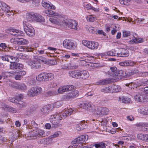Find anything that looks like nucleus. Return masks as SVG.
Here are the masks:
<instances>
[{
	"instance_id": "nucleus-1",
	"label": "nucleus",
	"mask_w": 148,
	"mask_h": 148,
	"mask_svg": "<svg viewBox=\"0 0 148 148\" xmlns=\"http://www.w3.org/2000/svg\"><path fill=\"white\" fill-rule=\"evenodd\" d=\"M73 111L71 109H66L58 114L57 113L51 115L50 119V122L55 127H56L59 126L60 121L62 119H64L68 116L70 115L72 113Z\"/></svg>"
},
{
	"instance_id": "nucleus-2",
	"label": "nucleus",
	"mask_w": 148,
	"mask_h": 148,
	"mask_svg": "<svg viewBox=\"0 0 148 148\" xmlns=\"http://www.w3.org/2000/svg\"><path fill=\"white\" fill-rule=\"evenodd\" d=\"M86 135H82L73 140L68 148H79L82 146L84 142L88 139Z\"/></svg>"
},
{
	"instance_id": "nucleus-3",
	"label": "nucleus",
	"mask_w": 148,
	"mask_h": 148,
	"mask_svg": "<svg viewBox=\"0 0 148 148\" xmlns=\"http://www.w3.org/2000/svg\"><path fill=\"white\" fill-rule=\"evenodd\" d=\"M63 24L68 26L69 28L78 30L79 28L77 27V23L75 20L72 19L67 20L64 19L62 21Z\"/></svg>"
},
{
	"instance_id": "nucleus-4",
	"label": "nucleus",
	"mask_w": 148,
	"mask_h": 148,
	"mask_svg": "<svg viewBox=\"0 0 148 148\" xmlns=\"http://www.w3.org/2000/svg\"><path fill=\"white\" fill-rule=\"evenodd\" d=\"M24 29L26 34L29 36H32L34 35L35 31L31 25L29 24L25 21H23Z\"/></svg>"
},
{
	"instance_id": "nucleus-5",
	"label": "nucleus",
	"mask_w": 148,
	"mask_h": 148,
	"mask_svg": "<svg viewBox=\"0 0 148 148\" xmlns=\"http://www.w3.org/2000/svg\"><path fill=\"white\" fill-rule=\"evenodd\" d=\"M79 106L80 108L84 109L90 113H92L95 109V106L90 102L83 103Z\"/></svg>"
},
{
	"instance_id": "nucleus-6",
	"label": "nucleus",
	"mask_w": 148,
	"mask_h": 148,
	"mask_svg": "<svg viewBox=\"0 0 148 148\" xmlns=\"http://www.w3.org/2000/svg\"><path fill=\"white\" fill-rule=\"evenodd\" d=\"M82 43L84 46L92 50L97 49L99 46L98 42L93 41H88L84 40L82 41Z\"/></svg>"
},
{
	"instance_id": "nucleus-7",
	"label": "nucleus",
	"mask_w": 148,
	"mask_h": 148,
	"mask_svg": "<svg viewBox=\"0 0 148 148\" xmlns=\"http://www.w3.org/2000/svg\"><path fill=\"white\" fill-rule=\"evenodd\" d=\"M63 45L64 47L67 49L72 50L75 49L76 47V44L69 40L66 39L63 42Z\"/></svg>"
},
{
	"instance_id": "nucleus-8",
	"label": "nucleus",
	"mask_w": 148,
	"mask_h": 148,
	"mask_svg": "<svg viewBox=\"0 0 148 148\" xmlns=\"http://www.w3.org/2000/svg\"><path fill=\"white\" fill-rule=\"evenodd\" d=\"M0 7L7 16H10L12 14L10 11L9 6L3 2L0 1Z\"/></svg>"
},
{
	"instance_id": "nucleus-9",
	"label": "nucleus",
	"mask_w": 148,
	"mask_h": 148,
	"mask_svg": "<svg viewBox=\"0 0 148 148\" xmlns=\"http://www.w3.org/2000/svg\"><path fill=\"white\" fill-rule=\"evenodd\" d=\"M74 88L73 85H67L63 86H60L58 89L57 91L58 94H62L65 92L72 90Z\"/></svg>"
},
{
	"instance_id": "nucleus-10",
	"label": "nucleus",
	"mask_w": 148,
	"mask_h": 148,
	"mask_svg": "<svg viewBox=\"0 0 148 148\" xmlns=\"http://www.w3.org/2000/svg\"><path fill=\"white\" fill-rule=\"evenodd\" d=\"M37 61L36 57H35L33 60H29L27 61V62L29 65L31 66L32 68L33 69H39L40 67V64Z\"/></svg>"
},
{
	"instance_id": "nucleus-11",
	"label": "nucleus",
	"mask_w": 148,
	"mask_h": 148,
	"mask_svg": "<svg viewBox=\"0 0 148 148\" xmlns=\"http://www.w3.org/2000/svg\"><path fill=\"white\" fill-rule=\"evenodd\" d=\"M117 51L118 56L125 57H128L129 55L128 50L124 48L118 49Z\"/></svg>"
},
{
	"instance_id": "nucleus-12",
	"label": "nucleus",
	"mask_w": 148,
	"mask_h": 148,
	"mask_svg": "<svg viewBox=\"0 0 148 148\" xmlns=\"http://www.w3.org/2000/svg\"><path fill=\"white\" fill-rule=\"evenodd\" d=\"M11 42L15 44L17 43L18 45H26L29 43L28 41L26 39L23 38H16L15 39H12Z\"/></svg>"
},
{
	"instance_id": "nucleus-13",
	"label": "nucleus",
	"mask_w": 148,
	"mask_h": 148,
	"mask_svg": "<svg viewBox=\"0 0 148 148\" xmlns=\"http://www.w3.org/2000/svg\"><path fill=\"white\" fill-rule=\"evenodd\" d=\"M53 110V106L50 104L46 105L41 109V113L44 115L48 114L49 112Z\"/></svg>"
},
{
	"instance_id": "nucleus-14",
	"label": "nucleus",
	"mask_w": 148,
	"mask_h": 148,
	"mask_svg": "<svg viewBox=\"0 0 148 148\" xmlns=\"http://www.w3.org/2000/svg\"><path fill=\"white\" fill-rule=\"evenodd\" d=\"M78 95V91L77 90L72 91L64 95V98L65 99L74 98L77 97Z\"/></svg>"
},
{
	"instance_id": "nucleus-15",
	"label": "nucleus",
	"mask_w": 148,
	"mask_h": 148,
	"mask_svg": "<svg viewBox=\"0 0 148 148\" xmlns=\"http://www.w3.org/2000/svg\"><path fill=\"white\" fill-rule=\"evenodd\" d=\"M42 5L43 7L47 9L54 10L56 8L55 6L53 5L49 1L46 0H43L42 1Z\"/></svg>"
},
{
	"instance_id": "nucleus-16",
	"label": "nucleus",
	"mask_w": 148,
	"mask_h": 148,
	"mask_svg": "<svg viewBox=\"0 0 148 148\" xmlns=\"http://www.w3.org/2000/svg\"><path fill=\"white\" fill-rule=\"evenodd\" d=\"M10 62L11 64L10 65V68L11 70H21L23 67V65L19 63L12 62V61H10Z\"/></svg>"
},
{
	"instance_id": "nucleus-17",
	"label": "nucleus",
	"mask_w": 148,
	"mask_h": 148,
	"mask_svg": "<svg viewBox=\"0 0 148 148\" xmlns=\"http://www.w3.org/2000/svg\"><path fill=\"white\" fill-rule=\"evenodd\" d=\"M36 13L33 12L28 13L26 14L25 21L31 22L35 21Z\"/></svg>"
},
{
	"instance_id": "nucleus-18",
	"label": "nucleus",
	"mask_w": 148,
	"mask_h": 148,
	"mask_svg": "<svg viewBox=\"0 0 148 148\" xmlns=\"http://www.w3.org/2000/svg\"><path fill=\"white\" fill-rule=\"evenodd\" d=\"M12 87L14 88L22 90H27V86L23 83L18 84L17 83H14L12 84Z\"/></svg>"
},
{
	"instance_id": "nucleus-19",
	"label": "nucleus",
	"mask_w": 148,
	"mask_h": 148,
	"mask_svg": "<svg viewBox=\"0 0 148 148\" xmlns=\"http://www.w3.org/2000/svg\"><path fill=\"white\" fill-rule=\"evenodd\" d=\"M10 34L16 36H23V32L17 29H12L10 30Z\"/></svg>"
},
{
	"instance_id": "nucleus-20",
	"label": "nucleus",
	"mask_w": 148,
	"mask_h": 148,
	"mask_svg": "<svg viewBox=\"0 0 148 148\" xmlns=\"http://www.w3.org/2000/svg\"><path fill=\"white\" fill-rule=\"evenodd\" d=\"M36 90L35 87H33L30 88L27 92V95L30 97H33L37 95Z\"/></svg>"
},
{
	"instance_id": "nucleus-21",
	"label": "nucleus",
	"mask_w": 148,
	"mask_h": 148,
	"mask_svg": "<svg viewBox=\"0 0 148 148\" xmlns=\"http://www.w3.org/2000/svg\"><path fill=\"white\" fill-rule=\"evenodd\" d=\"M111 82L109 79H103L99 80L97 82L98 85H103L110 84Z\"/></svg>"
},
{
	"instance_id": "nucleus-22",
	"label": "nucleus",
	"mask_w": 148,
	"mask_h": 148,
	"mask_svg": "<svg viewBox=\"0 0 148 148\" xmlns=\"http://www.w3.org/2000/svg\"><path fill=\"white\" fill-rule=\"evenodd\" d=\"M135 100L138 102H142L143 101H145L146 100H144L143 98V96L142 94H140L139 93H137L134 96ZM148 101V99L147 100Z\"/></svg>"
},
{
	"instance_id": "nucleus-23",
	"label": "nucleus",
	"mask_w": 148,
	"mask_h": 148,
	"mask_svg": "<svg viewBox=\"0 0 148 148\" xmlns=\"http://www.w3.org/2000/svg\"><path fill=\"white\" fill-rule=\"evenodd\" d=\"M86 30L89 31V32L92 34H97V29L95 27H93L90 25H87L86 27Z\"/></svg>"
},
{
	"instance_id": "nucleus-24",
	"label": "nucleus",
	"mask_w": 148,
	"mask_h": 148,
	"mask_svg": "<svg viewBox=\"0 0 148 148\" xmlns=\"http://www.w3.org/2000/svg\"><path fill=\"white\" fill-rule=\"evenodd\" d=\"M102 108L99 107L97 109L95 108L92 114L95 115H97L99 117L102 116Z\"/></svg>"
},
{
	"instance_id": "nucleus-25",
	"label": "nucleus",
	"mask_w": 148,
	"mask_h": 148,
	"mask_svg": "<svg viewBox=\"0 0 148 148\" xmlns=\"http://www.w3.org/2000/svg\"><path fill=\"white\" fill-rule=\"evenodd\" d=\"M26 73V72L24 71H22L19 72L17 74L15 75V78L16 80H20L23 77Z\"/></svg>"
},
{
	"instance_id": "nucleus-26",
	"label": "nucleus",
	"mask_w": 148,
	"mask_h": 148,
	"mask_svg": "<svg viewBox=\"0 0 148 148\" xmlns=\"http://www.w3.org/2000/svg\"><path fill=\"white\" fill-rule=\"evenodd\" d=\"M111 87V93L117 92L121 90V88L120 86L118 85H113Z\"/></svg>"
},
{
	"instance_id": "nucleus-27",
	"label": "nucleus",
	"mask_w": 148,
	"mask_h": 148,
	"mask_svg": "<svg viewBox=\"0 0 148 148\" xmlns=\"http://www.w3.org/2000/svg\"><path fill=\"white\" fill-rule=\"evenodd\" d=\"M36 79L39 81H43L46 80L45 73H40L36 77Z\"/></svg>"
},
{
	"instance_id": "nucleus-28",
	"label": "nucleus",
	"mask_w": 148,
	"mask_h": 148,
	"mask_svg": "<svg viewBox=\"0 0 148 148\" xmlns=\"http://www.w3.org/2000/svg\"><path fill=\"white\" fill-rule=\"evenodd\" d=\"M16 105H17L18 109L20 110L22 108L25 107L27 105V104L25 102L23 101H18L16 104Z\"/></svg>"
},
{
	"instance_id": "nucleus-29",
	"label": "nucleus",
	"mask_w": 148,
	"mask_h": 148,
	"mask_svg": "<svg viewBox=\"0 0 148 148\" xmlns=\"http://www.w3.org/2000/svg\"><path fill=\"white\" fill-rule=\"evenodd\" d=\"M120 65L122 66H131L134 65V63L131 61H123L119 63Z\"/></svg>"
},
{
	"instance_id": "nucleus-30",
	"label": "nucleus",
	"mask_w": 148,
	"mask_h": 148,
	"mask_svg": "<svg viewBox=\"0 0 148 148\" xmlns=\"http://www.w3.org/2000/svg\"><path fill=\"white\" fill-rule=\"evenodd\" d=\"M89 76L88 73L86 71L84 70L81 71L80 79H85L88 78Z\"/></svg>"
},
{
	"instance_id": "nucleus-31",
	"label": "nucleus",
	"mask_w": 148,
	"mask_h": 148,
	"mask_svg": "<svg viewBox=\"0 0 148 148\" xmlns=\"http://www.w3.org/2000/svg\"><path fill=\"white\" fill-rule=\"evenodd\" d=\"M20 1L22 2V3H26L29 2L30 1H32V3L34 6H36L38 5L39 3V0H19Z\"/></svg>"
},
{
	"instance_id": "nucleus-32",
	"label": "nucleus",
	"mask_w": 148,
	"mask_h": 148,
	"mask_svg": "<svg viewBox=\"0 0 148 148\" xmlns=\"http://www.w3.org/2000/svg\"><path fill=\"white\" fill-rule=\"evenodd\" d=\"M58 18H56L52 17L50 18L49 19V20L53 23L57 24L58 25H61V23H59L60 20L58 19Z\"/></svg>"
},
{
	"instance_id": "nucleus-33",
	"label": "nucleus",
	"mask_w": 148,
	"mask_h": 148,
	"mask_svg": "<svg viewBox=\"0 0 148 148\" xmlns=\"http://www.w3.org/2000/svg\"><path fill=\"white\" fill-rule=\"evenodd\" d=\"M125 76H127L126 73H124L122 70H120L116 72H115L113 77L116 76L124 77Z\"/></svg>"
},
{
	"instance_id": "nucleus-34",
	"label": "nucleus",
	"mask_w": 148,
	"mask_h": 148,
	"mask_svg": "<svg viewBox=\"0 0 148 148\" xmlns=\"http://www.w3.org/2000/svg\"><path fill=\"white\" fill-rule=\"evenodd\" d=\"M36 134L37 135V137H39L40 136L43 137L44 136L45 132L43 130L39 129L38 128H36Z\"/></svg>"
},
{
	"instance_id": "nucleus-35",
	"label": "nucleus",
	"mask_w": 148,
	"mask_h": 148,
	"mask_svg": "<svg viewBox=\"0 0 148 148\" xmlns=\"http://www.w3.org/2000/svg\"><path fill=\"white\" fill-rule=\"evenodd\" d=\"M62 132L60 131H56L52 135L50 136L49 138L51 139L59 137L62 136Z\"/></svg>"
},
{
	"instance_id": "nucleus-36",
	"label": "nucleus",
	"mask_w": 148,
	"mask_h": 148,
	"mask_svg": "<svg viewBox=\"0 0 148 148\" xmlns=\"http://www.w3.org/2000/svg\"><path fill=\"white\" fill-rule=\"evenodd\" d=\"M95 146V148H105V144L102 142L95 144L92 147Z\"/></svg>"
},
{
	"instance_id": "nucleus-37",
	"label": "nucleus",
	"mask_w": 148,
	"mask_h": 148,
	"mask_svg": "<svg viewBox=\"0 0 148 148\" xmlns=\"http://www.w3.org/2000/svg\"><path fill=\"white\" fill-rule=\"evenodd\" d=\"M57 95H58V93L56 90L48 91L45 93V95L46 97H49Z\"/></svg>"
},
{
	"instance_id": "nucleus-38",
	"label": "nucleus",
	"mask_w": 148,
	"mask_h": 148,
	"mask_svg": "<svg viewBox=\"0 0 148 148\" xmlns=\"http://www.w3.org/2000/svg\"><path fill=\"white\" fill-rule=\"evenodd\" d=\"M36 59L37 61H39L38 62H42L44 64L47 63L48 61L46 58L41 56L36 57Z\"/></svg>"
},
{
	"instance_id": "nucleus-39",
	"label": "nucleus",
	"mask_w": 148,
	"mask_h": 148,
	"mask_svg": "<svg viewBox=\"0 0 148 148\" xmlns=\"http://www.w3.org/2000/svg\"><path fill=\"white\" fill-rule=\"evenodd\" d=\"M53 106V110L54 108H58L61 106L62 104V101H58L53 104H50Z\"/></svg>"
},
{
	"instance_id": "nucleus-40",
	"label": "nucleus",
	"mask_w": 148,
	"mask_h": 148,
	"mask_svg": "<svg viewBox=\"0 0 148 148\" xmlns=\"http://www.w3.org/2000/svg\"><path fill=\"white\" fill-rule=\"evenodd\" d=\"M45 13L48 16H51V15H53L54 16H59V14L56 12H53L52 10H46L45 12Z\"/></svg>"
},
{
	"instance_id": "nucleus-41",
	"label": "nucleus",
	"mask_w": 148,
	"mask_h": 148,
	"mask_svg": "<svg viewBox=\"0 0 148 148\" xmlns=\"http://www.w3.org/2000/svg\"><path fill=\"white\" fill-rule=\"evenodd\" d=\"M36 16L35 21L39 22H44L45 21L44 18L41 16L36 13Z\"/></svg>"
},
{
	"instance_id": "nucleus-42",
	"label": "nucleus",
	"mask_w": 148,
	"mask_h": 148,
	"mask_svg": "<svg viewBox=\"0 0 148 148\" xmlns=\"http://www.w3.org/2000/svg\"><path fill=\"white\" fill-rule=\"evenodd\" d=\"M46 81L51 80L54 77V75L52 73H45Z\"/></svg>"
},
{
	"instance_id": "nucleus-43",
	"label": "nucleus",
	"mask_w": 148,
	"mask_h": 148,
	"mask_svg": "<svg viewBox=\"0 0 148 148\" xmlns=\"http://www.w3.org/2000/svg\"><path fill=\"white\" fill-rule=\"evenodd\" d=\"M101 91L104 93H111V87L109 86L104 88L101 89Z\"/></svg>"
},
{
	"instance_id": "nucleus-44",
	"label": "nucleus",
	"mask_w": 148,
	"mask_h": 148,
	"mask_svg": "<svg viewBox=\"0 0 148 148\" xmlns=\"http://www.w3.org/2000/svg\"><path fill=\"white\" fill-rule=\"evenodd\" d=\"M117 50H112L107 52V55L111 56H117Z\"/></svg>"
},
{
	"instance_id": "nucleus-45",
	"label": "nucleus",
	"mask_w": 148,
	"mask_h": 148,
	"mask_svg": "<svg viewBox=\"0 0 148 148\" xmlns=\"http://www.w3.org/2000/svg\"><path fill=\"white\" fill-rule=\"evenodd\" d=\"M71 65V64H64L62 65V69L63 70H69L73 69V67Z\"/></svg>"
},
{
	"instance_id": "nucleus-46",
	"label": "nucleus",
	"mask_w": 148,
	"mask_h": 148,
	"mask_svg": "<svg viewBox=\"0 0 148 148\" xmlns=\"http://www.w3.org/2000/svg\"><path fill=\"white\" fill-rule=\"evenodd\" d=\"M36 134V128H35V129L33 131H31L29 132L28 135L30 136V137L33 138L37 137Z\"/></svg>"
},
{
	"instance_id": "nucleus-47",
	"label": "nucleus",
	"mask_w": 148,
	"mask_h": 148,
	"mask_svg": "<svg viewBox=\"0 0 148 148\" xmlns=\"http://www.w3.org/2000/svg\"><path fill=\"white\" fill-rule=\"evenodd\" d=\"M145 123L144 122L138 123L135 124V126L136 127H140V129L142 131H143Z\"/></svg>"
},
{
	"instance_id": "nucleus-48",
	"label": "nucleus",
	"mask_w": 148,
	"mask_h": 148,
	"mask_svg": "<svg viewBox=\"0 0 148 148\" xmlns=\"http://www.w3.org/2000/svg\"><path fill=\"white\" fill-rule=\"evenodd\" d=\"M86 18L88 21L93 22L95 20L96 17L92 15H89L87 16Z\"/></svg>"
},
{
	"instance_id": "nucleus-49",
	"label": "nucleus",
	"mask_w": 148,
	"mask_h": 148,
	"mask_svg": "<svg viewBox=\"0 0 148 148\" xmlns=\"http://www.w3.org/2000/svg\"><path fill=\"white\" fill-rule=\"evenodd\" d=\"M138 111L139 113L141 114L146 115L145 107L140 108L138 109Z\"/></svg>"
},
{
	"instance_id": "nucleus-50",
	"label": "nucleus",
	"mask_w": 148,
	"mask_h": 148,
	"mask_svg": "<svg viewBox=\"0 0 148 148\" xmlns=\"http://www.w3.org/2000/svg\"><path fill=\"white\" fill-rule=\"evenodd\" d=\"M126 86H128L131 90L132 89H135L137 88V87L135 86V84L133 83H130L129 84H125Z\"/></svg>"
},
{
	"instance_id": "nucleus-51",
	"label": "nucleus",
	"mask_w": 148,
	"mask_h": 148,
	"mask_svg": "<svg viewBox=\"0 0 148 148\" xmlns=\"http://www.w3.org/2000/svg\"><path fill=\"white\" fill-rule=\"evenodd\" d=\"M146 134L144 135L143 134H140L137 135L138 138L140 140H144L145 141L146 137Z\"/></svg>"
},
{
	"instance_id": "nucleus-52",
	"label": "nucleus",
	"mask_w": 148,
	"mask_h": 148,
	"mask_svg": "<svg viewBox=\"0 0 148 148\" xmlns=\"http://www.w3.org/2000/svg\"><path fill=\"white\" fill-rule=\"evenodd\" d=\"M102 115L107 114L109 113V110L106 108H102Z\"/></svg>"
},
{
	"instance_id": "nucleus-53",
	"label": "nucleus",
	"mask_w": 148,
	"mask_h": 148,
	"mask_svg": "<svg viewBox=\"0 0 148 148\" xmlns=\"http://www.w3.org/2000/svg\"><path fill=\"white\" fill-rule=\"evenodd\" d=\"M2 59L4 61L10 62V60L9 59V56L8 55L3 56L1 57Z\"/></svg>"
},
{
	"instance_id": "nucleus-54",
	"label": "nucleus",
	"mask_w": 148,
	"mask_h": 148,
	"mask_svg": "<svg viewBox=\"0 0 148 148\" xmlns=\"http://www.w3.org/2000/svg\"><path fill=\"white\" fill-rule=\"evenodd\" d=\"M35 89L36 90V92L37 95L39 94L42 92V88L40 87L37 86L35 87Z\"/></svg>"
},
{
	"instance_id": "nucleus-55",
	"label": "nucleus",
	"mask_w": 148,
	"mask_h": 148,
	"mask_svg": "<svg viewBox=\"0 0 148 148\" xmlns=\"http://www.w3.org/2000/svg\"><path fill=\"white\" fill-rule=\"evenodd\" d=\"M8 100L16 104L17 103V101H18V100L15 98L9 97Z\"/></svg>"
},
{
	"instance_id": "nucleus-56",
	"label": "nucleus",
	"mask_w": 148,
	"mask_h": 148,
	"mask_svg": "<svg viewBox=\"0 0 148 148\" xmlns=\"http://www.w3.org/2000/svg\"><path fill=\"white\" fill-rule=\"evenodd\" d=\"M69 75L73 77L76 78V71H70L69 72Z\"/></svg>"
},
{
	"instance_id": "nucleus-57",
	"label": "nucleus",
	"mask_w": 148,
	"mask_h": 148,
	"mask_svg": "<svg viewBox=\"0 0 148 148\" xmlns=\"http://www.w3.org/2000/svg\"><path fill=\"white\" fill-rule=\"evenodd\" d=\"M123 36L124 37H126L130 36V32L129 31H125L123 32Z\"/></svg>"
},
{
	"instance_id": "nucleus-58",
	"label": "nucleus",
	"mask_w": 148,
	"mask_h": 148,
	"mask_svg": "<svg viewBox=\"0 0 148 148\" xmlns=\"http://www.w3.org/2000/svg\"><path fill=\"white\" fill-rule=\"evenodd\" d=\"M130 101V99L128 97H123L122 101L125 103H127Z\"/></svg>"
},
{
	"instance_id": "nucleus-59",
	"label": "nucleus",
	"mask_w": 148,
	"mask_h": 148,
	"mask_svg": "<svg viewBox=\"0 0 148 148\" xmlns=\"http://www.w3.org/2000/svg\"><path fill=\"white\" fill-rule=\"evenodd\" d=\"M133 38H135V40L136 43H140L143 42L144 40L142 38H137L135 36H133Z\"/></svg>"
},
{
	"instance_id": "nucleus-60",
	"label": "nucleus",
	"mask_w": 148,
	"mask_h": 148,
	"mask_svg": "<svg viewBox=\"0 0 148 148\" xmlns=\"http://www.w3.org/2000/svg\"><path fill=\"white\" fill-rule=\"evenodd\" d=\"M76 128V130L78 131L82 130L83 129L82 125L81 124H78L77 125Z\"/></svg>"
},
{
	"instance_id": "nucleus-61",
	"label": "nucleus",
	"mask_w": 148,
	"mask_h": 148,
	"mask_svg": "<svg viewBox=\"0 0 148 148\" xmlns=\"http://www.w3.org/2000/svg\"><path fill=\"white\" fill-rule=\"evenodd\" d=\"M26 49V46H19L17 49V50L21 51H25Z\"/></svg>"
},
{
	"instance_id": "nucleus-62",
	"label": "nucleus",
	"mask_w": 148,
	"mask_h": 148,
	"mask_svg": "<svg viewBox=\"0 0 148 148\" xmlns=\"http://www.w3.org/2000/svg\"><path fill=\"white\" fill-rule=\"evenodd\" d=\"M81 71H76V78L78 79H80Z\"/></svg>"
},
{
	"instance_id": "nucleus-63",
	"label": "nucleus",
	"mask_w": 148,
	"mask_h": 148,
	"mask_svg": "<svg viewBox=\"0 0 148 148\" xmlns=\"http://www.w3.org/2000/svg\"><path fill=\"white\" fill-rule=\"evenodd\" d=\"M147 83L146 82H140L138 84V88L140 86H144L146 85Z\"/></svg>"
},
{
	"instance_id": "nucleus-64",
	"label": "nucleus",
	"mask_w": 148,
	"mask_h": 148,
	"mask_svg": "<svg viewBox=\"0 0 148 148\" xmlns=\"http://www.w3.org/2000/svg\"><path fill=\"white\" fill-rule=\"evenodd\" d=\"M140 90L142 91H144L145 93H148V86H146L144 88H141ZM140 90V89H139Z\"/></svg>"
}]
</instances>
